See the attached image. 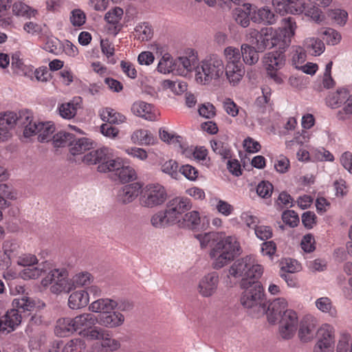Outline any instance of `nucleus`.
Here are the masks:
<instances>
[{
	"mask_svg": "<svg viewBox=\"0 0 352 352\" xmlns=\"http://www.w3.org/2000/svg\"><path fill=\"white\" fill-rule=\"evenodd\" d=\"M201 249L210 247L209 257L213 269L220 270L242 252L235 235L226 236L223 232H210L195 235Z\"/></svg>",
	"mask_w": 352,
	"mask_h": 352,
	"instance_id": "1",
	"label": "nucleus"
},
{
	"mask_svg": "<svg viewBox=\"0 0 352 352\" xmlns=\"http://www.w3.org/2000/svg\"><path fill=\"white\" fill-rule=\"evenodd\" d=\"M67 276V271L65 269L54 268L47 273L41 283L44 287L51 285V292L58 294L62 292L69 293L77 287H87L94 280V276L87 271L79 272L71 278Z\"/></svg>",
	"mask_w": 352,
	"mask_h": 352,
	"instance_id": "2",
	"label": "nucleus"
},
{
	"mask_svg": "<svg viewBox=\"0 0 352 352\" xmlns=\"http://www.w3.org/2000/svg\"><path fill=\"white\" fill-rule=\"evenodd\" d=\"M225 63L217 54H210L201 60L195 68V80L201 85L219 82L224 77Z\"/></svg>",
	"mask_w": 352,
	"mask_h": 352,
	"instance_id": "3",
	"label": "nucleus"
},
{
	"mask_svg": "<svg viewBox=\"0 0 352 352\" xmlns=\"http://www.w3.org/2000/svg\"><path fill=\"white\" fill-rule=\"evenodd\" d=\"M263 273V267L253 255H248L235 261L229 268V274L241 278V287L255 282Z\"/></svg>",
	"mask_w": 352,
	"mask_h": 352,
	"instance_id": "4",
	"label": "nucleus"
},
{
	"mask_svg": "<svg viewBox=\"0 0 352 352\" xmlns=\"http://www.w3.org/2000/svg\"><path fill=\"white\" fill-rule=\"evenodd\" d=\"M35 300L28 296L14 298L12 301L13 309L8 310L0 319V329L8 333L12 331L21 322L22 317L20 311H30L36 307Z\"/></svg>",
	"mask_w": 352,
	"mask_h": 352,
	"instance_id": "5",
	"label": "nucleus"
},
{
	"mask_svg": "<svg viewBox=\"0 0 352 352\" xmlns=\"http://www.w3.org/2000/svg\"><path fill=\"white\" fill-rule=\"evenodd\" d=\"M243 289L241 296V304L247 309H256L258 314H264L265 305L263 302V290L261 283L258 281L251 282L245 287H241Z\"/></svg>",
	"mask_w": 352,
	"mask_h": 352,
	"instance_id": "6",
	"label": "nucleus"
},
{
	"mask_svg": "<svg viewBox=\"0 0 352 352\" xmlns=\"http://www.w3.org/2000/svg\"><path fill=\"white\" fill-rule=\"evenodd\" d=\"M164 186L158 183L148 184L141 191L140 204L142 207L153 208L162 205L167 199Z\"/></svg>",
	"mask_w": 352,
	"mask_h": 352,
	"instance_id": "7",
	"label": "nucleus"
},
{
	"mask_svg": "<svg viewBox=\"0 0 352 352\" xmlns=\"http://www.w3.org/2000/svg\"><path fill=\"white\" fill-rule=\"evenodd\" d=\"M245 38L261 52L276 45L275 31L272 28H263L260 30L250 28L246 32Z\"/></svg>",
	"mask_w": 352,
	"mask_h": 352,
	"instance_id": "8",
	"label": "nucleus"
},
{
	"mask_svg": "<svg viewBox=\"0 0 352 352\" xmlns=\"http://www.w3.org/2000/svg\"><path fill=\"white\" fill-rule=\"evenodd\" d=\"M23 124H25L24 136L29 138L37 135L40 142L50 141L55 131V126L52 122H41L30 119L28 122H23Z\"/></svg>",
	"mask_w": 352,
	"mask_h": 352,
	"instance_id": "9",
	"label": "nucleus"
},
{
	"mask_svg": "<svg viewBox=\"0 0 352 352\" xmlns=\"http://www.w3.org/2000/svg\"><path fill=\"white\" fill-rule=\"evenodd\" d=\"M75 332L88 340H92L93 333L99 331L101 328L96 327L98 318L91 313H83L73 318Z\"/></svg>",
	"mask_w": 352,
	"mask_h": 352,
	"instance_id": "10",
	"label": "nucleus"
},
{
	"mask_svg": "<svg viewBox=\"0 0 352 352\" xmlns=\"http://www.w3.org/2000/svg\"><path fill=\"white\" fill-rule=\"evenodd\" d=\"M263 63L267 76L276 84H281L283 80L278 71L285 65L284 54L278 51L268 52L265 54Z\"/></svg>",
	"mask_w": 352,
	"mask_h": 352,
	"instance_id": "11",
	"label": "nucleus"
},
{
	"mask_svg": "<svg viewBox=\"0 0 352 352\" xmlns=\"http://www.w3.org/2000/svg\"><path fill=\"white\" fill-rule=\"evenodd\" d=\"M192 207L190 199L186 197H175L168 201L166 210L174 224H177L184 214Z\"/></svg>",
	"mask_w": 352,
	"mask_h": 352,
	"instance_id": "12",
	"label": "nucleus"
},
{
	"mask_svg": "<svg viewBox=\"0 0 352 352\" xmlns=\"http://www.w3.org/2000/svg\"><path fill=\"white\" fill-rule=\"evenodd\" d=\"M219 275L216 272H210L203 276L197 285V292L204 298L214 295L219 284Z\"/></svg>",
	"mask_w": 352,
	"mask_h": 352,
	"instance_id": "13",
	"label": "nucleus"
},
{
	"mask_svg": "<svg viewBox=\"0 0 352 352\" xmlns=\"http://www.w3.org/2000/svg\"><path fill=\"white\" fill-rule=\"evenodd\" d=\"M198 61L197 52L192 49L187 50L182 56L177 58L176 74L186 76L193 70L195 72Z\"/></svg>",
	"mask_w": 352,
	"mask_h": 352,
	"instance_id": "14",
	"label": "nucleus"
},
{
	"mask_svg": "<svg viewBox=\"0 0 352 352\" xmlns=\"http://www.w3.org/2000/svg\"><path fill=\"white\" fill-rule=\"evenodd\" d=\"M280 335L285 340L291 339L295 334L298 323V316L292 309H285L280 321Z\"/></svg>",
	"mask_w": 352,
	"mask_h": 352,
	"instance_id": "15",
	"label": "nucleus"
},
{
	"mask_svg": "<svg viewBox=\"0 0 352 352\" xmlns=\"http://www.w3.org/2000/svg\"><path fill=\"white\" fill-rule=\"evenodd\" d=\"M272 5L280 14H300L305 11L304 0H272Z\"/></svg>",
	"mask_w": 352,
	"mask_h": 352,
	"instance_id": "16",
	"label": "nucleus"
},
{
	"mask_svg": "<svg viewBox=\"0 0 352 352\" xmlns=\"http://www.w3.org/2000/svg\"><path fill=\"white\" fill-rule=\"evenodd\" d=\"M92 341L100 340L101 347L109 352H116L120 349L121 342L112 336L110 331L100 328L99 331L93 333Z\"/></svg>",
	"mask_w": 352,
	"mask_h": 352,
	"instance_id": "17",
	"label": "nucleus"
},
{
	"mask_svg": "<svg viewBox=\"0 0 352 352\" xmlns=\"http://www.w3.org/2000/svg\"><path fill=\"white\" fill-rule=\"evenodd\" d=\"M287 301L283 298H278L272 301L265 308V314L270 323L274 324L287 309Z\"/></svg>",
	"mask_w": 352,
	"mask_h": 352,
	"instance_id": "18",
	"label": "nucleus"
},
{
	"mask_svg": "<svg viewBox=\"0 0 352 352\" xmlns=\"http://www.w3.org/2000/svg\"><path fill=\"white\" fill-rule=\"evenodd\" d=\"M82 99L80 97H74L67 102L58 104L57 111L63 119H73L77 114L78 109H82Z\"/></svg>",
	"mask_w": 352,
	"mask_h": 352,
	"instance_id": "19",
	"label": "nucleus"
},
{
	"mask_svg": "<svg viewBox=\"0 0 352 352\" xmlns=\"http://www.w3.org/2000/svg\"><path fill=\"white\" fill-rule=\"evenodd\" d=\"M97 318L98 323L100 325L109 329H114L122 326L125 320L122 314L114 310L104 314H100Z\"/></svg>",
	"mask_w": 352,
	"mask_h": 352,
	"instance_id": "20",
	"label": "nucleus"
},
{
	"mask_svg": "<svg viewBox=\"0 0 352 352\" xmlns=\"http://www.w3.org/2000/svg\"><path fill=\"white\" fill-rule=\"evenodd\" d=\"M142 186L139 182H134L121 188L118 193L119 201L127 204L133 201L139 195Z\"/></svg>",
	"mask_w": 352,
	"mask_h": 352,
	"instance_id": "21",
	"label": "nucleus"
},
{
	"mask_svg": "<svg viewBox=\"0 0 352 352\" xmlns=\"http://www.w3.org/2000/svg\"><path fill=\"white\" fill-rule=\"evenodd\" d=\"M112 155V149L109 147H102L93 150L81 157L82 161L88 165L100 164L103 161L108 160Z\"/></svg>",
	"mask_w": 352,
	"mask_h": 352,
	"instance_id": "22",
	"label": "nucleus"
},
{
	"mask_svg": "<svg viewBox=\"0 0 352 352\" xmlns=\"http://www.w3.org/2000/svg\"><path fill=\"white\" fill-rule=\"evenodd\" d=\"M224 76L232 86L238 85L243 79L245 70L243 64L225 65Z\"/></svg>",
	"mask_w": 352,
	"mask_h": 352,
	"instance_id": "23",
	"label": "nucleus"
},
{
	"mask_svg": "<svg viewBox=\"0 0 352 352\" xmlns=\"http://www.w3.org/2000/svg\"><path fill=\"white\" fill-rule=\"evenodd\" d=\"M50 267V263L45 261L34 265L25 267L21 272L20 276L24 280L36 279L52 270Z\"/></svg>",
	"mask_w": 352,
	"mask_h": 352,
	"instance_id": "24",
	"label": "nucleus"
},
{
	"mask_svg": "<svg viewBox=\"0 0 352 352\" xmlns=\"http://www.w3.org/2000/svg\"><path fill=\"white\" fill-rule=\"evenodd\" d=\"M131 111L136 116L143 118L147 120L153 121L157 118L153 107L144 101L135 102L131 106Z\"/></svg>",
	"mask_w": 352,
	"mask_h": 352,
	"instance_id": "25",
	"label": "nucleus"
},
{
	"mask_svg": "<svg viewBox=\"0 0 352 352\" xmlns=\"http://www.w3.org/2000/svg\"><path fill=\"white\" fill-rule=\"evenodd\" d=\"M31 118L29 113H22L18 116V114L14 111H6L0 113V127L6 128L8 131L14 128L17 121L20 119L25 118V122H28V120Z\"/></svg>",
	"mask_w": 352,
	"mask_h": 352,
	"instance_id": "26",
	"label": "nucleus"
},
{
	"mask_svg": "<svg viewBox=\"0 0 352 352\" xmlns=\"http://www.w3.org/2000/svg\"><path fill=\"white\" fill-rule=\"evenodd\" d=\"M89 302L88 292L85 289L74 291L68 298V306L74 310L84 308L89 305Z\"/></svg>",
	"mask_w": 352,
	"mask_h": 352,
	"instance_id": "27",
	"label": "nucleus"
},
{
	"mask_svg": "<svg viewBox=\"0 0 352 352\" xmlns=\"http://www.w3.org/2000/svg\"><path fill=\"white\" fill-rule=\"evenodd\" d=\"M349 94V89L348 88H338L336 91L328 95L326 98V103L331 108H338L344 103L346 104Z\"/></svg>",
	"mask_w": 352,
	"mask_h": 352,
	"instance_id": "28",
	"label": "nucleus"
},
{
	"mask_svg": "<svg viewBox=\"0 0 352 352\" xmlns=\"http://www.w3.org/2000/svg\"><path fill=\"white\" fill-rule=\"evenodd\" d=\"M117 301L108 298H99L89 305V310L94 313L104 314L116 309Z\"/></svg>",
	"mask_w": 352,
	"mask_h": 352,
	"instance_id": "29",
	"label": "nucleus"
},
{
	"mask_svg": "<svg viewBox=\"0 0 352 352\" xmlns=\"http://www.w3.org/2000/svg\"><path fill=\"white\" fill-rule=\"evenodd\" d=\"M11 8L13 15L26 19L34 18L38 14L37 10L30 7L21 1L14 2L11 6Z\"/></svg>",
	"mask_w": 352,
	"mask_h": 352,
	"instance_id": "30",
	"label": "nucleus"
},
{
	"mask_svg": "<svg viewBox=\"0 0 352 352\" xmlns=\"http://www.w3.org/2000/svg\"><path fill=\"white\" fill-rule=\"evenodd\" d=\"M252 21L257 23L272 25L275 23L276 18L270 9L267 7H263L252 11Z\"/></svg>",
	"mask_w": 352,
	"mask_h": 352,
	"instance_id": "31",
	"label": "nucleus"
},
{
	"mask_svg": "<svg viewBox=\"0 0 352 352\" xmlns=\"http://www.w3.org/2000/svg\"><path fill=\"white\" fill-rule=\"evenodd\" d=\"M201 223L199 212L196 210L186 212L177 223L180 228L195 230L199 228Z\"/></svg>",
	"mask_w": 352,
	"mask_h": 352,
	"instance_id": "32",
	"label": "nucleus"
},
{
	"mask_svg": "<svg viewBox=\"0 0 352 352\" xmlns=\"http://www.w3.org/2000/svg\"><path fill=\"white\" fill-rule=\"evenodd\" d=\"M241 56L243 62L248 65H254L259 60L258 51L255 46L248 43H243L241 45Z\"/></svg>",
	"mask_w": 352,
	"mask_h": 352,
	"instance_id": "33",
	"label": "nucleus"
},
{
	"mask_svg": "<svg viewBox=\"0 0 352 352\" xmlns=\"http://www.w3.org/2000/svg\"><path fill=\"white\" fill-rule=\"evenodd\" d=\"M55 333L60 337H65L67 335L75 333L74 323L73 318H59L56 323Z\"/></svg>",
	"mask_w": 352,
	"mask_h": 352,
	"instance_id": "34",
	"label": "nucleus"
},
{
	"mask_svg": "<svg viewBox=\"0 0 352 352\" xmlns=\"http://www.w3.org/2000/svg\"><path fill=\"white\" fill-rule=\"evenodd\" d=\"M99 115L100 118L109 124H120L124 122L126 120V117L116 112L114 109L106 107L99 111Z\"/></svg>",
	"mask_w": 352,
	"mask_h": 352,
	"instance_id": "35",
	"label": "nucleus"
},
{
	"mask_svg": "<svg viewBox=\"0 0 352 352\" xmlns=\"http://www.w3.org/2000/svg\"><path fill=\"white\" fill-rule=\"evenodd\" d=\"M243 8H236L234 17L236 22L243 28H247L250 25V17L252 19V5L244 3Z\"/></svg>",
	"mask_w": 352,
	"mask_h": 352,
	"instance_id": "36",
	"label": "nucleus"
},
{
	"mask_svg": "<svg viewBox=\"0 0 352 352\" xmlns=\"http://www.w3.org/2000/svg\"><path fill=\"white\" fill-rule=\"evenodd\" d=\"M150 221L152 226L157 229H163L175 225L172 219H169V215L166 209L153 214L151 217Z\"/></svg>",
	"mask_w": 352,
	"mask_h": 352,
	"instance_id": "37",
	"label": "nucleus"
},
{
	"mask_svg": "<svg viewBox=\"0 0 352 352\" xmlns=\"http://www.w3.org/2000/svg\"><path fill=\"white\" fill-rule=\"evenodd\" d=\"M177 59L174 60L168 53L164 54L160 60L157 69L161 74H176Z\"/></svg>",
	"mask_w": 352,
	"mask_h": 352,
	"instance_id": "38",
	"label": "nucleus"
},
{
	"mask_svg": "<svg viewBox=\"0 0 352 352\" xmlns=\"http://www.w3.org/2000/svg\"><path fill=\"white\" fill-rule=\"evenodd\" d=\"M131 140L140 145H151L155 144V138L148 130L138 129L131 135Z\"/></svg>",
	"mask_w": 352,
	"mask_h": 352,
	"instance_id": "39",
	"label": "nucleus"
},
{
	"mask_svg": "<svg viewBox=\"0 0 352 352\" xmlns=\"http://www.w3.org/2000/svg\"><path fill=\"white\" fill-rule=\"evenodd\" d=\"M304 46L307 51L313 56H320L325 50L324 43L314 37L307 38L304 41Z\"/></svg>",
	"mask_w": 352,
	"mask_h": 352,
	"instance_id": "40",
	"label": "nucleus"
},
{
	"mask_svg": "<svg viewBox=\"0 0 352 352\" xmlns=\"http://www.w3.org/2000/svg\"><path fill=\"white\" fill-rule=\"evenodd\" d=\"M317 309L324 314H327L331 317H336L337 309L333 306L331 300L328 297H320L315 301Z\"/></svg>",
	"mask_w": 352,
	"mask_h": 352,
	"instance_id": "41",
	"label": "nucleus"
},
{
	"mask_svg": "<svg viewBox=\"0 0 352 352\" xmlns=\"http://www.w3.org/2000/svg\"><path fill=\"white\" fill-rule=\"evenodd\" d=\"M91 147V143L87 138H80L76 141L73 139L69 144V152L73 155H79Z\"/></svg>",
	"mask_w": 352,
	"mask_h": 352,
	"instance_id": "42",
	"label": "nucleus"
},
{
	"mask_svg": "<svg viewBox=\"0 0 352 352\" xmlns=\"http://www.w3.org/2000/svg\"><path fill=\"white\" fill-rule=\"evenodd\" d=\"M318 34L322 37V39L325 41L327 45H330L338 44L342 38L340 34L338 31L330 28L321 29L318 32Z\"/></svg>",
	"mask_w": 352,
	"mask_h": 352,
	"instance_id": "43",
	"label": "nucleus"
},
{
	"mask_svg": "<svg viewBox=\"0 0 352 352\" xmlns=\"http://www.w3.org/2000/svg\"><path fill=\"white\" fill-rule=\"evenodd\" d=\"M223 56L226 60L225 65L242 64L241 62V52L235 47H226L223 50Z\"/></svg>",
	"mask_w": 352,
	"mask_h": 352,
	"instance_id": "44",
	"label": "nucleus"
},
{
	"mask_svg": "<svg viewBox=\"0 0 352 352\" xmlns=\"http://www.w3.org/2000/svg\"><path fill=\"white\" fill-rule=\"evenodd\" d=\"M318 341H322L324 343H329L334 346V331L333 327L328 324H324L318 331Z\"/></svg>",
	"mask_w": 352,
	"mask_h": 352,
	"instance_id": "45",
	"label": "nucleus"
},
{
	"mask_svg": "<svg viewBox=\"0 0 352 352\" xmlns=\"http://www.w3.org/2000/svg\"><path fill=\"white\" fill-rule=\"evenodd\" d=\"M210 146L212 151L223 159L230 157V148L228 143L221 140H212L210 141Z\"/></svg>",
	"mask_w": 352,
	"mask_h": 352,
	"instance_id": "46",
	"label": "nucleus"
},
{
	"mask_svg": "<svg viewBox=\"0 0 352 352\" xmlns=\"http://www.w3.org/2000/svg\"><path fill=\"white\" fill-rule=\"evenodd\" d=\"M160 138L163 141L169 144H173L179 146L182 150L184 149V146L183 145V138L175 135L172 133H169L168 131L160 129Z\"/></svg>",
	"mask_w": 352,
	"mask_h": 352,
	"instance_id": "47",
	"label": "nucleus"
},
{
	"mask_svg": "<svg viewBox=\"0 0 352 352\" xmlns=\"http://www.w3.org/2000/svg\"><path fill=\"white\" fill-rule=\"evenodd\" d=\"M135 36L140 41L150 40L153 36V30L148 23H142L136 25Z\"/></svg>",
	"mask_w": 352,
	"mask_h": 352,
	"instance_id": "48",
	"label": "nucleus"
},
{
	"mask_svg": "<svg viewBox=\"0 0 352 352\" xmlns=\"http://www.w3.org/2000/svg\"><path fill=\"white\" fill-rule=\"evenodd\" d=\"M113 155L109 157L108 160L103 161L98 166V170L101 173L115 171L116 174L118 173L120 166H122V162L120 158L111 159Z\"/></svg>",
	"mask_w": 352,
	"mask_h": 352,
	"instance_id": "49",
	"label": "nucleus"
},
{
	"mask_svg": "<svg viewBox=\"0 0 352 352\" xmlns=\"http://www.w3.org/2000/svg\"><path fill=\"white\" fill-rule=\"evenodd\" d=\"M73 139L72 134L61 131L54 134L51 140L54 146L58 148L69 145Z\"/></svg>",
	"mask_w": 352,
	"mask_h": 352,
	"instance_id": "50",
	"label": "nucleus"
},
{
	"mask_svg": "<svg viewBox=\"0 0 352 352\" xmlns=\"http://www.w3.org/2000/svg\"><path fill=\"white\" fill-rule=\"evenodd\" d=\"M291 56L292 65L296 69H298L306 60V52L305 50L300 46L292 47Z\"/></svg>",
	"mask_w": 352,
	"mask_h": 352,
	"instance_id": "51",
	"label": "nucleus"
},
{
	"mask_svg": "<svg viewBox=\"0 0 352 352\" xmlns=\"http://www.w3.org/2000/svg\"><path fill=\"white\" fill-rule=\"evenodd\" d=\"M162 87L177 95L182 94L187 89L186 83L181 80H165L162 82Z\"/></svg>",
	"mask_w": 352,
	"mask_h": 352,
	"instance_id": "52",
	"label": "nucleus"
},
{
	"mask_svg": "<svg viewBox=\"0 0 352 352\" xmlns=\"http://www.w3.org/2000/svg\"><path fill=\"white\" fill-rule=\"evenodd\" d=\"M116 175H118L120 181L122 183L129 182L137 178V173L133 167L130 166H124L122 164Z\"/></svg>",
	"mask_w": 352,
	"mask_h": 352,
	"instance_id": "53",
	"label": "nucleus"
},
{
	"mask_svg": "<svg viewBox=\"0 0 352 352\" xmlns=\"http://www.w3.org/2000/svg\"><path fill=\"white\" fill-rule=\"evenodd\" d=\"M85 349V341L81 338H74L65 343L61 352H82Z\"/></svg>",
	"mask_w": 352,
	"mask_h": 352,
	"instance_id": "54",
	"label": "nucleus"
},
{
	"mask_svg": "<svg viewBox=\"0 0 352 352\" xmlns=\"http://www.w3.org/2000/svg\"><path fill=\"white\" fill-rule=\"evenodd\" d=\"M161 170L175 179H178L179 176L178 164L177 162L173 160H169L164 162L161 166Z\"/></svg>",
	"mask_w": 352,
	"mask_h": 352,
	"instance_id": "55",
	"label": "nucleus"
},
{
	"mask_svg": "<svg viewBox=\"0 0 352 352\" xmlns=\"http://www.w3.org/2000/svg\"><path fill=\"white\" fill-rule=\"evenodd\" d=\"M86 14L81 9L76 8L70 12L69 21L75 28L83 25L86 22Z\"/></svg>",
	"mask_w": 352,
	"mask_h": 352,
	"instance_id": "56",
	"label": "nucleus"
},
{
	"mask_svg": "<svg viewBox=\"0 0 352 352\" xmlns=\"http://www.w3.org/2000/svg\"><path fill=\"white\" fill-rule=\"evenodd\" d=\"M314 331L313 325L302 322L299 328L298 337L302 342H307L314 338Z\"/></svg>",
	"mask_w": 352,
	"mask_h": 352,
	"instance_id": "57",
	"label": "nucleus"
},
{
	"mask_svg": "<svg viewBox=\"0 0 352 352\" xmlns=\"http://www.w3.org/2000/svg\"><path fill=\"white\" fill-rule=\"evenodd\" d=\"M124 12L119 7H115L109 10L104 16V19L108 23L113 25L118 24L122 18Z\"/></svg>",
	"mask_w": 352,
	"mask_h": 352,
	"instance_id": "58",
	"label": "nucleus"
},
{
	"mask_svg": "<svg viewBox=\"0 0 352 352\" xmlns=\"http://www.w3.org/2000/svg\"><path fill=\"white\" fill-rule=\"evenodd\" d=\"M19 244L12 240H7L3 245L4 254L10 260L16 256L19 252Z\"/></svg>",
	"mask_w": 352,
	"mask_h": 352,
	"instance_id": "59",
	"label": "nucleus"
},
{
	"mask_svg": "<svg viewBox=\"0 0 352 352\" xmlns=\"http://www.w3.org/2000/svg\"><path fill=\"white\" fill-rule=\"evenodd\" d=\"M100 47L102 54H104L109 59V62L111 64H115L116 61L113 57L115 50L113 45L110 43V41L108 39H102L100 41Z\"/></svg>",
	"mask_w": 352,
	"mask_h": 352,
	"instance_id": "60",
	"label": "nucleus"
},
{
	"mask_svg": "<svg viewBox=\"0 0 352 352\" xmlns=\"http://www.w3.org/2000/svg\"><path fill=\"white\" fill-rule=\"evenodd\" d=\"M273 191V186L269 182L263 181L256 187V192L262 198H267L271 196Z\"/></svg>",
	"mask_w": 352,
	"mask_h": 352,
	"instance_id": "61",
	"label": "nucleus"
},
{
	"mask_svg": "<svg viewBox=\"0 0 352 352\" xmlns=\"http://www.w3.org/2000/svg\"><path fill=\"white\" fill-rule=\"evenodd\" d=\"M120 67L122 72L129 78L131 79L136 78L138 76V72L135 69V65L127 60H122L120 62Z\"/></svg>",
	"mask_w": 352,
	"mask_h": 352,
	"instance_id": "62",
	"label": "nucleus"
},
{
	"mask_svg": "<svg viewBox=\"0 0 352 352\" xmlns=\"http://www.w3.org/2000/svg\"><path fill=\"white\" fill-rule=\"evenodd\" d=\"M216 209L221 214L228 217L234 211V207L228 202L222 199H216Z\"/></svg>",
	"mask_w": 352,
	"mask_h": 352,
	"instance_id": "63",
	"label": "nucleus"
},
{
	"mask_svg": "<svg viewBox=\"0 0 352 352\" xmlns=\"http://www.w3.org/2000/svg\"><path fill=\"white\" fill-rule=\"evenodd\" d=\"M283 222L290 227H295L299 222L298 214L294 210H286L282 214Z\"/></svg>",
	"mask_w": 352,
	"mask_h": 352,
	"instance_id": "64",
	"label": "nucleus"
}]
</instances>
